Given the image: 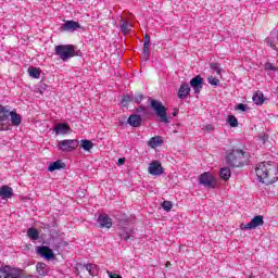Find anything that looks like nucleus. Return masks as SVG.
<instances>
[{
    "label": "nucleus",
    "instance_id": "15",
    "mask_svg": "<svg viewBox=\"0 0 278 278\" xmlns=\"http://www.w3.org/2000/svg\"><path fill=\"white\" fill-rule=\"evenodd\" d=\"M9 116L11 117V125L13 127H18L23 123V117L15 111H9Z\"/></svg>",
    "mask_w": 278,
    "mask_h": 278
},
{
    "label": "nucleus",
    "instance_id": "30",
    "mask_svg": "<svg viewBox=\"0 0 278 278\" xmlns=\"http://www.w3.org/2000/svg\"><path fill=\"white\" fill-rule=\"evenodd\" d=\"M80 147H81V149H84V151H90V149H92V147H94V143H92V141H90L88 139H83V140H80Z\"/></svg>",
    "mask_w": 278,
    "mask_h": 278
},
{
    "label": "nucleus",
    "instance_id": "28",
    "mask_svg": "<svg viewBox=\"0 0 278 278\" xmlns=\"http://www.w3.org/2000/svg\"><path fill=\"white\" fill-rule=\"evenodd\" d=\"M85 268L91 277L97 276L99 273V269L97 268L96 264H87V265H85Z\"/></svg>",
    "mask_w": 278,
    "mask_h": 278
},
{
    "label": "nucleus",
    "instance_id": "29",
    "mask_svg": "<svg viewBox=\"0 0 278 278\" xmlns=\"http://www.w3.org/2000/svg\"><path fill=\"white\" fill-rule=\"evenodd\" d=\"M268 47L274 49V51H278V38L277 37H268L266 40Z\"/></svg>",
    "mask_w": 278,
    "mask_h": 278
},
{
    "label": "nucleus",
    "instance_id": "35",
    "mask_svg": "<svg viewBox=\"0 0 278 278\" xmlns=\"http://www.w3.org/2000/svg\"><path fill=\"white\" fill-rule=\"evenodd\" d=\"M162 207H163V210H165V212H170V210H173V202L164 201L162 203Z\"/></svg>",
    "mask_w": 278,
    "mask_h": 278
},
{
    "label": "nucleus",
    "instance_id": "23",
    "mask_svg": "<svg viewBox=\"0 0 278 278\" xmlns=\"http://www.w3.org/2000/svg\"><path fill=\"white\" fill-rule=\"evenodd\" d=\"M36 270L41 277H47V275H49V267L45 263H38Z\"/></svg>",
    "mask_w": 278,
    "mask_h": 278
},
{
    "label": "nucleus",
    "instance_id": "41",
    "mask_svg": "<svg viewBox=\"0 0 278 278\" xmlns=\"http://www.w3.org/2000/svg\"><path fill=\"white\" fill-rule=\"evenodd\" d=\"M106 275L109 276V278H123V276L118 275V274H112V271L108 270Z\"/></svg>",
    "mask_w": 278,
    "mask_h": 278
},
{
    "label": "nucleus",
    "instance_id": "8",
    "mask_svg": "<svg viewBox=\"0 0 278 278\" xmlns=\"http://www.w3.org/2000/svg\"><path fill=\"white\" fill-rule=\"evenodd\" d=\"M10 118V110L8 108L0 105V131H10V126L4 123Z\"/></svg>",
    "mask_w": 278,
    "mask_h": 278
},
{
    "label": "nucleus",
    "instance_id": "44",
    "mask_svg": "<svg viewBox=\"0 0 278 278\" xmlns=\"http://www.w3.org/2000/svg\"><path fill=\"white\" fill-rule=\"evenodd\" d=\"M205 129H206L207 131H212V129H214V127H212V125H206Z\"/></svg>",
    "mask_w": 278,
    "mask_h": 278
},
{
    "label": "nucleus",
    "instance_id": "40",
    "mask_svg": "<svg viewBox=\"0 0 278 278\" xmlns=\"http://www.w3.org/2000/svg\"><path fill=\"white\" fill-rule=\"evenodd\" d=\"M137 112H138V114H148V111H147V108H144V106H139L138 109H137Z\"/></svg>",
    "mask_w": 278,
    "mask_h": 278
},
{
    "label": "nucleus",
    "instance_id": "26",
    "mask_svg": "<svg viewBox=\"0 0 278 278\" xmlns=\"http://www.w3.org/2000/svg\"><path fill=\"white\" fill-rule=\"evenodd\" d=\"M119 27H121V29H122V31L124 33V34H129V31H131V29H132V25H131V23H129V22H127V21H122L121 23H119Z\"/></svg>",
    "mask_w": 278,
    "mask_h": 278
},
{
    "label": "nucleus",
    "instance_id": "11",
    "mask_svg": "<svg viewBox=\"0 0 278 278\" xmlns=\"http://www.w3.org/2000/svg\"><path fill=\"white\" fill-rule=\"evenodd\" d=\"M190 86L193 88L195 94H200L201 90H203V77L200 75L193 77L190 80Z\"/></svg>",
    "mask_w": 278,
    "mask_h": 278
},
{
    "label": "nucleus",
    "instance_id": "19",
    "mask_svg": "<svg viewBox=\"0 0 278 278\" xmlns=\"http://www.w3.org/2000/svg\"><path fill=\"white\" fill-rule=\"evenodd\" d=\"M162 144H164V140L161 136L152 137L148 141V147H150V149H157V147H162Z\"/></svg>",
    "mask_w": 278,
    "mask_h": 278
},
{
    "label": "nucleus",
    "instance_id": "24",
    "mask_svg": "<svg viewBox=\"0 0 278 278\" xmlns=\"http://www.w3.org/2000/svg\"><path fill=\"white\" fill-rule=\"evenodd\" d=\"M219 177L220 179H223L224 181H229L230 177H231V169H229L228 167H223L219 170Z\"/></svg>",
    "mask_w": 278,
    "mask_h": 278
},
{
    "label": "nucleus",
    "instance_id": "9",
    "mask_svg": "<svg viewBox=\"0 0 278 278\" xmlns=\"http://www.w3.org/2000/svg\"><path fill=\"white\" fill-rule=\"evenodd\" d=\"M148 173L160 177V175H164V167H162V163H160V161H152L148 167Z\"/></svg>",
    "mask_w": 278,
    "mask_h": 278
},
{
    "label": "nucleus",
    "instance_id": "14",
    "mask_svg": "<svg viewBox=\"0 0 278 278\" xmlns=\"http://www.w3.org/2000/svg\"><path fill=\"white\" fill-rule=\"evenodd\" d=\"M79 27H81L78 22L75 21H66L62 26L61 29H63V31H77V29H79Z\"/></svg>",
    "mask_w": 278,
    "mask_h": 278
},
{
    "label": "nucleus",
    "instance_id": "16",
    "mask_svg": "<svg viewBox=\"0 0 278 278\" xmlns=\"http://www.w3.org/2000/svg\"><path fill=\"white\" fill-rule=\"evenodd\" d=\"M53 131H55L56 136H64L65 134H68V131H71V127L67 126V124L59 123L53 128Z\"/></svg>",
    "mask_w": 278,
    "mask_h": 278
},
{
    "label": "nucleus",
    "instance_id": "34",
    "mask_svg": "<svg viewBox=\"0 0 278 278\" xmlns=\"http://www.w3.org/2000/svg\"><path fill=\"white\" fill-rule=\"evenodd\" d=\"M228 125H230V127H238V118L235 115H230L228 117Z\"/></svg>",
    "mask_w": 278,
    "mask_h": 278
},
{
    "label": "nucleus",
    "instance_id": "21",
    "mask_svg": "<svg viewBox=\"0 0 278 278\" xmlns=\"http://www.w3.org/2000/svg\"><path fill=\"white\" fill-rule=\"evenodd\" d=\"M134 229L123 228L119 232V237L122 238V240H125L127 242L128 240H131V238H134Z\"/></svg>",
    "mask_w": 278,
    "mask_h": 278
},
{
    "label": "nucleus",
    "instance_id": "10",
    "mask_svg": "<svg viewBox=\"0 0 278 278\" xmlns=\"http://www.w3.org/2000/svg\"><path fill=\"white\" fill-rule=\"evenodd\" d=\"M21 273H18L15 268L10 266H4L0 268V278H20Z\"/></svg>",
    "mask_w": 278,
    "mask_h": 278
},
{
    "label": "nucleus",
    "instance_id": "25",
    "mask_svg": "<svg viewBox=\"0 0 278 278\" xmlns=\"http://www.w3.org/2000/svg\"><path fill=\"white\" fill-rule=\"evenodd\" d=\"M252 99H253L255 105H262L264 103V93L262 91H256L253 94Z\"/></svg>",
    "mask_w": 278,
    "mask_h": 278
},
{
    "label": "nucleus",
    "instance_id": "2",
    "mask_svg": "<svg viewBox=\"0 0 278 278\" xmlns=\"http://www.w3.org/2000/svg\"><path fill=\"white\" fill-rule=\"evenodd\" d=\"M226 164L232 166V168L244 166V151L239 149L229 150L226 155Z\"/></svg>",
    "mask_w": 278,
    "mask_h": 278
},
{
    "label": "nucleus",
    "instance_id": "38",
    "mask_svg": "<svg viewBox=\"0 0 278 278\" xmlns=\"http://www.w3.org/2000/svg\"><path fill=\"white\" fill-rule=\"evenodd\" d=\"M142 99H144V97L140 93L132 97V101H135V103H142Z\"/></svg>",
    "mask_w": 278,
    "mask_h": 278
},
{
    "label": "nucleus",
    "instance_id": "3",
    "mask_svg": "<svg viewBox=\"0 0 278 278\" xmlns=\"http://www.w3.org/2000/svg\"><path fill=\"white\" fill-rule=\"evenodd\" d=\"M55 55L63 62H68L71 58H75V47L73 45L55 46Z\"/></svg>",
    "mask_w": 278,
    "mask_h": 278
},
{
    "label": "nucleus",
    "instance_id": "39",
    "mask_svg": "<svg viewBox=\"0 0 278 278\" xmlns=\"http://www.w3.org/2000/svg\"><path fill=\"white\" fill-rule=\"evenodd\" d=\"M266 71H277V67H275L271 63L265 64Z\"/></svg>",
    "mask_w": 278,
    "mask_h": 278
},
{
    "label": "nucleus",
    "instance_id": "31",
    "mask_svg": "<svg viewBox=\"0 0 278 278\" xmlns=\"http://www.w3.org/2000/svg\"><path fill=\"white\" fill-rule=\"evenodd\" d=\"M27 236L30 240H38L39 238V232H38V229L36 228H29L27 230Z\"/></svg>",
    "mask_w": 278,
    "mask_h": 278
},
{
    "label": "nucleus",
    "instance_id": "13",
    "mask_svg": "<svg viewBox=\"0 0 278 278\" xmlns=\"http://www.w3.org/2000/svg\"><path fill=\"white\" fill-rule=\"evenodd\" d=\"M37 253L40 255V257H45V260H53L55 257V254H53V250H51L49 247H38Z\"/></svg>",
    "mask_w": 278,
    "mask_h": 278
},
{
    "label": "nucleus",
    "instance_id": "1",
    "mask_svg": "<svg viewBox=\"0 0 278 278\" xmlns=\"http://www.w3.org/2000/svg\"><path fill=\"white\" fill-rule=\"evenodd\" d=\"M255 174L261 184L270 186L278 180V164L275 162H262L255 167Z\"/></svg>",
    "mask_w": 278,
    "mask_h": 278
},
{
    "label": "nucleus",
    "instance_id": "37",
    "mask_svg": "<svg viewBox=\"0 0 278 278\" xmlns=\"http://www.w3.org/2000/svg\"><path fill=\"white\" fill-rule=\"evenodd\" d=\"M211 68H212V71H215V73H217V75H220V64H218V63H212L211 64Z\"/></svg>",
    "mask_w": 278,
    "mask_h": 278
},
{
    "label": "nucleus",
    "instance_id": "27",
    "mask_svg": "<svg viewBox=\"0 0 278 278\" xmlns=\"http://www.w3.org/2000/svg\"><path fill=\"white\" fill-rule=\"evenodd\" d=\"M60 168H64V163L61 161H55L49 165L48 170L53 173V170H60Z\"/></svg>",
    "mask_w": 278,
    "mask_h": 278
},
{
    "label": "nucleus",
    "instance_id": "18",
    "mask_svg": "<svg viewBox=\"0 0 278 278\" xmlns=\"http://www.w3.org/2000/svg\"><path fill=\"white\" fill-rule=\"evenodd\" d=\"M151 37L149 35L144 36V43H143V56L144 60H149V55L151 53Z\"/></svg>",
    "mask_w": 278,
    "mask_h": 278
},
{
    "label": "nucleus",
    "instance_id": "36",
    "mask_svg": "<svg viewBox=\"0 0 278 278\" xmlns=\"http://www.w3.org/2000/svg\"><path fill=\"white\" fill-rule=\"evenodd\" d=\"M207 81L211 86H218L220 84V80H218V78L214 77V76H210L207 78Z\"/></svg>",
    "mask_w": 278,
    "mask_h": 278
},
{
    "label": "nucleus",
    "instance_id": "7",
    "mask_svg": "<svg viewBox=\"0 0 278 278\" xmlns=\"http://www.w3.org/2000/svg\"><path fill=\"white\" fill-rule=\"evenodd\" d=\"M79 144V141L75 139H64L59 141L58 147L60 151H65L71 153V151H75Z\"/></svg>",
    "mask_w": 278,
    "mask_h": 278
},
{
    "label": "nucleus",
    "instance_id": "12",
    "mask_svg": "<svg viewBox=\"0 0 278 278\" xmlns=\"http://www.w3.org/2000/svg\"><path fill=\"white\" fill-rule=\"evenodd\" d=\"M98 223L102 229H112V218L109 214H100L98 217Z\"/></svg>",
    "mask_w": 278,
    "mask_h": 278
},
{
    "label": "nucleus",
    "instance_id": "43",
    "mask_svg": "<svg viewBox=\"0 0 278 278\" xmlns=\"http://www.w3.org/2000/svg\"><path fill=\"white\" fill-rule=\"evenodd\" d=\"M123 164H125V159H118L117 166H123Z\"/></svg>",
    "mask_w": 278,
    "mask_h": 278
},
{
    "label": "nucleus",
    "instance_id": "6",
    "mask_svg": "<svg viewBox=\"0 0 278 278\" xmlns=\"http://www.w3.org/2000/svg\"><path fill=\"white\" fill-rule=\"evenodd\" d=\"M264 225V216L256 215L253 219L248 224H240L241 231H249L250 229H257V227H262Z\"/></svg>",
    "mask_w": 278,
    "mask_h": 278
},
{
    "label": "nucleus",
    "instance_id": "5",
    "mask_svg": "<svg viewBox=\"0 0 278 278\" xmlns=\"http://www.w3.org/2000/svg\"><path fill=\"white\" fill-rule=\"evenodd\" d=\"M199 184L204 188H216V178L212 173L205 172L199 176Z\"/></svg>",
    "mask_w": 278,
    "mask_h": 278
},
{
    "label": "nucleus",
    "instance_id": "4",
    "mask_svg": "<svg viewBox=\"0 0 278 278\" xmlns=\"http://www.w3.org/2000/svg\"><path fill=\"white\" fill-rule=\"evenodd\" d=\"M151 105L153 110L156 112V116L161 119V123H168V115L166 114V109L162 105V102L152 100Z\"/></svg>",
    "mask_w": 278,
    "mask_h": 278
},
{
    "label": "nucleus",
    "instance_id": "33",
    "mask_svg": "<svg viewBox=\"0 0 278 278\" xmlns=\"http://www.w3.org/2000/svg\"><path fill=\"white\" fill-rule=\"evenodd\" d=\"M132 99H134V96H129V94L124 96L122 98L121 105H123V108H127L129 105L130 101H132Z\"/></svg>",
    "mask_w": 278,
    "mask_h": 278
},
{
    "label": "nucleus",
    "instance_id": "42",
    "mask_svg": "<svg viewBox=\"0 0 278 278\" xmlns=\"http://www.w3.org/2000/svg\"><path fill=\"white\" fill-rule=\"evenodd\" d=\"M237 110H240L241 112H247V105L245 104H242V103H239L237 105Z\"/></svg>",
    "mask_w": 278,
    "mask_h": 278
},
{
    "label": "nucleus",
    "instance_id": "17",
    "mask_svg": "<svg viewBox=\"0 0 278 278\" xmlns=\"http://www.w3.org/2000/svg\"><path fill=\"white\" fill-rule=\"evenodd\" d=\"M13 194H14V190L10 186L4 185L0 188L1 199H12Z\"/></svg>",
    "mask_w": 278,
    "mask_h": 278
},
{
    "label": "nucleus",
    "instance_id": "32",
    "mask_svg": "<svg viewBox=\"0 0 278 278\" xmlns=\"http://www.w3.org/2000/svg\"><path fill=\"white\" fill-rule=\"evenodd\" d=\"M28 73L30 77H34V79H39L40 78V71L36 67H30L28 68Z\"/></svg>",
    "mask_w": 278,
    "mask_h": 278
},
{
    "label": "nucleus",
    "instance_id": "20",
    "mask_svg": "<svg viewBox=\"0 0 278 278\" xmlns=\"http://www.w3.org/2000/svg\"><path fill=\"white\" fill-rule=\"evenodd\" d=\"M188 94H190V85H188V83H182L178 90V98L187 99Z\"/></svg>",
    "mask_w": 278,
    "mask_h": 278
},
{
    "label": "nucleus",
    "instance_id": "22",
    "mask_svg": "<svg viewBox=\"0 0 278 278\" xmlns=\"http://www.w3.org/2000/svg\"><path fill=\"white\" fill-rule=\"evenodd\" d=\"M140 123H142V117H140L138 114L130 115L128 117V125L131 127H140Z\"/></svg>",
    "mask_w": 278,
    "mask_h": 278
}]
</instances>
